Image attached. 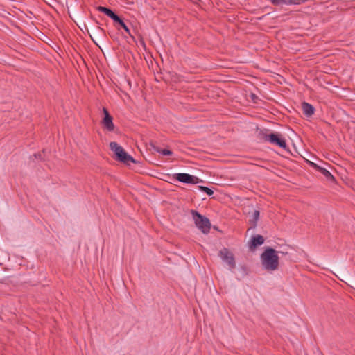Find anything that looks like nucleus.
Returning a JSON list of instances; mask_svg holds the SVG:
<instances>
[{
	"instance_id": "obj_1",
	"label": "nucleus",
	"mask_w": 355,
	"mask_h": 355,
	"mask_svg": "<svg viewBox=\"0 0 355 355\" xmlns=\"http://www.w3.org/2000/svg\"><path fill=\"white\" fill-rule=\"evenodd\" d=\"M278 253L277 251L271 248L265 249L260 257L263 269L270 272L277 270L279 260Z\"/></svg>"
},
{
	"instance_id": "obj_2",
	"label": "nucleus",
	"mask_w": 355,
	"mask_h": 355,
	"mask_svg": "<svg viewBox=\"0 0 355 355\" xmlns=\"http://www.w3.org/2000/svg\"><path fill=\"white\" fill-rule=\"evenodd\" d=\"M192 216L196 227L204 234H207L210 230L209 220L205 216H202L196 211H191Z\"/></svg>"
},
{
	"instance_id": "obj_3",
	"label": "nucleus",
	"mask_w": 355,
	"mask_h": 355,
	"mask_svg": "<svg viewBox=\"0 0 355 355\" xmlns=\"http://www.w3.org/2000/svg\"><path fill=\"white\" fill-rule=\"evenodd\" d=\"M110 149L114 153L117 159L123 162L127 163L128 162H134L133 158L128 155L123 148L119 146L116 142H110Z\"/></svg>"
},
{
	"instance_id": "obj_4",
	"label": "nucleus",
	"mask_w": 355,
	"mask_h": 355,
	"mask_svg": "<svg viewBox=\"0 0 355 355\" xmlns=\"http://www.w3.org/2000/svg\"><path fill=\"white\" fill-rule=\"evenodd\" d=\"M218 256L221 260L229 267L230 270H232L236 266V262L233 253L227 248H224L219 251Z\"/></svg>"
},
{
	"instance_id": "obj_5",
	"label": "nucleus",
	"mask_w": 355,
	"mask_h": 355,
	"mask_svg": "<svg viewBox=\"0 0 355 355\" xmlns=\"http://www.w3.org/2000/svg\"><path fill=\"white\" fill-rule=\"evenodd\" d=\"M266 141L270 144H275L280 148L285 149L286 148V141L277 133H271L265 136Z\"/></svg>"
},
{
	"instance_id": "obj_6",
	"label": "nucleus",
	"mask_w": 355,
	"mask_h": 355,
	"mask_svg": "<svg viewBox=\"0 0 355 355\" xmlns=\"http://www.w3.org/2000/svg\"><path fill=\"white\" fill-rule=\"evenodd\" d=\"M175 178L179 182L186 184H198L201 181V180L194 175L184 173L175 174Z\"/></svg>"
},
{
	"instance_id": "obj_7",
	"label": "nucleus",
	"mask_w": 355,
	"mask_h": 355,
	"mask_svg": "<svg viewBox=\"0 0 355 355\" xmlns=\"http://www.w3.org/2000/svg\"><path fill=\"white\" fill-rule=\"evenodd\" d=\"M104 117L102 121V125L105 129L111 132L114 129V125L112 121V117L110 115L108 111L103 108Z\"/></svg>"
},
{
	"instance_id": "obj_8",
	"label": "nucleus",
	"mask_w": 355,
	"mask_h": 355,
	"mask_svg": "<svg viewBox=\"0 0 355 355\" xmlns=\"http://www.w3.org/2000/svg\"><path fill=\"white\" fill-rule=\"evenodd\" d=\"M264 243V239L261 235H256L252 236L250 241V248H254L259 245H262Z\"/></svg>"
},
{
	"instance_id": "obj_9",
	"label": "nucleus",
	"mask_w": 355,
	"mask_h": 355,
	"mask_svg": "<svg viewBox=\"0 0 355 355\" xmlns=\"http://www.w3.org/2000/svg\"><path fill=\"white\" fill-rule=\"evenodd\" d=\"M312 166L318 170L326 178L329 180H334V178L331 173L324 168L317 166L315 164L312 163Z\"/></svg>"
},
{
	"instance_id": "obj_10",
	"label": "nucleus",
	"mask_w": 355,
	"mask_h": 355,
	"mask_svg": "<svg viewBox=\"0 0 355 355\" xmlns=\"http://www.w3.org/2000/svg\"><path fill=\"white\" fill-rule=\"evenodd\" d=\"M302 108L303 113L307 116H310L314 113V107L308 103H303L302 104Z\"/></svg>"
},
{
	"instance_id": "obj_11",
	"label": "nucleus",
	"mask_w": 355,
	"mask_h": 355,
	"mask_svg": "<svg viewBox=\"0 0 355 355\" xmlns=\"http://www.w3.org/2000/svg\"><path fill=\"white\" fill-rule=\"evenodd\" d=\"M155 150L159 154L162 155L163 156H169L173 154L172 151L168 149H162L159 148H155Z\"/></svg>"
},
{
	"instance_id": "obj_12",
	"label": "nucleus",
	"mask_w": 355,
	"mask_h": 355,
	"mask_svg": "<svg viewBox=\"0 0 355 355\" xmlns=\"http://www.w3.org/2000/svg\"><path fill=\"white\" fill-rule=\"evenodd\" d=\"M98 10L101 12L105 14L109 17H111V16L114 14V12L112 10H110V9L106 8V7L100 6L98 8Z\"/></svg>"
},
{
	"instance_id": "obj_13",
	"label": "nucleus",
	"mask_w": 355,
	"mask_h": 355,
	"mask_svg": "<svg viewBox=\"0 0 355 355\" xmlns=\"http://www.w3.org/2000/svg\"><path fill=\"white\" fill-rule=\"evenodd\" d=\"M199 189L202 191H204L205 193H206L208 196H211L213 193H214V191L212 189H211L210 188H208L207 187H204V186H199L198 187Z\"/></svg>"
},
{
	"instance_id": "obj_14",
	"label": "nucleus",
	"mask_w": 355,
	"mask_h": 355,
	"mask_svg": "<svg viewBox=\"0 0 355 355\" xmlns=\"http://www.w3.org/2000/svg\"><path fill=\"white\" fill-rule=\"evenodd\" d=\"M115 22H117L119 23V24H120V22L122 21L121 19V18L117 15H116L114 12V14L111 16L110 17Z\"/></svg>"
},
{
	"instance_id": "obj_15",
	"label": "nucleus",
	"mask_w": 355,
	"mask_h": 355,
	"mask_svg": "<svg viewBox=\"0 0 355 355\" xmlns=\"http://www.w3.org/2000/svg\"><path fill=\"white\" fill-rule=\"evenodd\" d=\"M252 218H253V219L254 220L255 222L257 221L259 218V211H257V210H255L253 212Z\"/></svg>"
},
{
	"instance_id": "obj_16",
	"label": "nucleus",
	"mask_w": 355,
	"mask_h": 355,
	"mask_svg": "<svg viewBox=\"0 0 355 355\" xmlns=\"http://www.w3.org/2000/svg\"><path fill=\"white\" fill-rule=\"evenodd\" d=\"M120 26L123 28L127 33H130V30L123 20L119 24Z\"/></svg>"
}]
</instances>
